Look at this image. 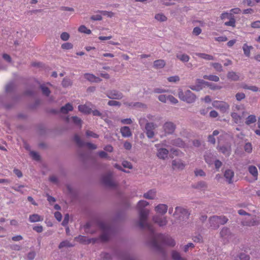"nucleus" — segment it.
Listing matches in <instances>:
<instances>
[{"mask_svg": "<svg viewBox=\"0 0 260 260\" xmlns=\"http://www.w3.org/2000/svg\"><path fill=\"white\" fill-rule=\"evenodd\" d=\"M148 205V202L141 200L137 205V208L139 210V225L142 228H148L150 229L149 225L147 223V218L149 214V210L144 209L143 208Z\"/></svg>", "mask_w": 260, "mask_h": 260, "instance_id": "1", "label": "nucleus"}, {"mask_svg": "<svg viewBox=\"0 0 260 260\" xmlns=\"http://www.w3.org/2000/svg\"><path fill=\"white\" fill-rule=\"evenodd\" d=\"M179 98L188 104L194 103L196 100V96L189 90L185 91L180 89L178 92Z\"/></svg>", "mask_w": 260, "mask_h": 260, "instance_id": "2", "label": "nucleus"}, {"mask_svg": "<svg viewBox=\"0 0 260 260\" xmlns=\"http://www.w3.org/2000/svg\"><path fill=\"white\" fill-rule=\"evenodd\" d=\"M228 219L224 216H213L209 219L210 226L213 229H217L221 224H225Z\"/></svg>", "mask_w": 260, "mask_h": 260, "instance_id": "3", "label": "nucleus"}, {"mask_svg": "<svg viewBox=\"0 0 260 260\" xmlns=\"http://www.w3.org/2000/svg\"><path fill=\"white\" fill-rule=\"evenodd\" d=\"M238 213L241 215H246L245 220L242 222L243 225L253 226L260 223V221L252 217L248 213L244 210L241 209L238 211Z\"/></svg>", "mask_w": 260, "mask_h": 260, "instance_id": "4", "label": "nucleus"}, {"mask_svg": "<svg viewBox=\"0 0 260 260\" xmlns=\"http://www.w3.org/2000/svg\"><path fill=\"white\" fill-rule=\"evenodd\" d=\"M213 107L220 110L222 113H227L230 110V105L222 101H214L212 103Z\"/></svg>", "mask_w": 260, "mask_h": 260, "instance_id": "5", "label": "nucleus"}, {"mask_svg": "<svg viewBox=\"0 0 260 260\" xmlns=\"http://www.w3.org/2000/svg\"><path fill=\"white\" fill-rule=\"evenodd\" d=\"M165 145L164 143L156 144L155 147L157 148L156 156L157 157L162 160L167 159L169 155V150L164 148H160L161 146Z\"/></svg>", "mask_w": 260, "mask_h": 260, "instance_id": "6", "label": "nucleus"}, {"mask_svg": "<svg viewBox=\"0 0 260 260\" xmlns=\"http://www.w3.org/2000/svg\"><path fill=\"white\" fill-rule=\"evenodd\" d=\"M157 127V125L153 122H148L146 123L145 133L148 138L151 139L154 137L155 135L154 131Z\"/></svg>", "mask_w": 260, "mask_h": 260, "instance_id": "7", "label": "nucleus"}, {"mask_svg": "<svg viewBox=\"0 0 260 260\" xmlns=\"http://www.w3.org/2000/svg\"><path fill=\"white\" fill-rule=\"evenodd\" d=\"M189 213L188 211L180 207H177L175 209V213L174 214L175 216H176V217H178L180 219H186L188 217Z\"/></svg>", "mask_w": 260, "mask_h": 260, "instance_id": "8", "label": "nucleus"}, {"mask_svg": "<svg viewBox=\"0 0 260 260\" xmlns=\"http://www.w3.org/2000/svg\"><path fill=\"white\" fill-rule=\"evenodd\" d=\"M207 83L208 82L198 79L196 81V84L191 85L190 88L193 90L200 91L203 87L207 86Z\"/></svg>", "mask_w": 260, "mask_h": 260, "instance_id": "9", "label": "nucleus"}, {"mask_svg": "<svg viewBox=\"0 0 260 260\" xmlns=\"http://www.w3.org/2000/svg\"><path fill=\"white\" fill-rule=\"evenodd\" d=\"M153 221L160 226H162L167 223L166 217L160 215H155L152 217Z\"/></svg>", "mask_w": 260, "mask_h": 260, "instance_id": "10", "label": "nucleus"}, {"mask_svg": "<svg viewBox=\"0 0 260 260\" xmlns=\"http://www.w3.org/2000/svg\"><path fill=\"white\" fill-rule=\"evenodd\" d=\"M107 96L109 99L120 100L123 97V94L121 92L116 90H112L108 91L107 93Z\"/></svg>", "mask_w": 260, "mask_h": 260, "instance_id": "11", "label": "nucleus"}, {"mask_svg": "<svg viewBox=\"0 0 260 260\" xmlns=\"http://www.w3.org/2000/svg\"><path fill=\"white\" fill-rule=\"evenodd\" d=\"M93 107V105L90 104H87L85 105H81L78 106V110L80 112L86 114H88L91 112V109Z\"/></svg>", "mask_w": 260, "mask_h": 260, "instance_id": "12", "label": "nucleus"}, {"mask_svg": "<svg viewBox=\"0 0 260 260\" xmlns=\"http://www.w3.org/2000/svg\"><path fill=\"white\" fill-rule=\"evenodd\" d=\"M172 165L174 170H183L185 167V164L181 159H176L172 161Z\"/></svg>", "mask_w": 260, "mask_h": 260, "instance_id": "13", "label": "nucleus"}, {"mask_svg": "<svg viewBox=\"0 0 260 260\" xmlns=\"http://www.w3.org/2000/svg\"><path fill=\"white\" fill-rule=\"evenodd\" d=\"M160 239L162 241V244L163 245H166L169 246L173 247L175 245V241L171 237L168 236H160Z\"/></svg>", "mask_w": 260, "mask_h": 260, "instance_id": "14", "label": "nucleus"}, {"mask_svg": "<svg viewBox=\"0 0 260 260\" xmlns=\"http://www.w3.org/2000/svg\"><path fill=\"white\" fill-rule=\"evenodd\" d=\"M164 130L167 134H172L175 129V126L173 122H166L163 126Z\"/></svg>", "mask_w": 260, "mask_h": 260, "instance_id": "15", "label": "nucleus"}, {"mask_svg": "<svg viewBox=\"0 0 260 260\" xmlns=\"http://www.w3.org/2000/svg\"><path fill=\"white\" fill-rule=\"evenodd\" d=\"M168 210V206L166 204H160L155 207V211L156 213L164 215Z\"/></svg>", "mask_w": 260, "mask_h": 260, "instance_id": "16", "label": "nucleus"}, {"mask_svg": "<svg viewBox=\"0 0 260 260\" xmlns=\"http://www.w3.org/2000/svg\"><path fill=\"white\" fill-rule=\"evenodd\" d=\"M224 176L229 183H232L234 176V172L232 170H226L224 172Z\"/></svg>", "mask_w": 260, "mask_h": 260, "instance_id": "17", "label": "nucleus"}, {"mask_svg": "<svg viewBox=\"0 0 260 260\" xmlns=\"http://www.w3.org/2000/svg\"><path fill=\"white\" fill-rule=\"evenodd\" d=\"M110 229L109 227L106 226L103 229V233L101 236V239L103 241L108 240L110 238Z\"/></svg>", "mask_w": 260, "mask_h": 260, "instance_id": "18", "label": "nucleus"}, {"mask_svg": "<svg viewBox=\"0 0 260 260\" xmlns=\"http://www.w3.org/2000/svg\"><path fill=\"white\" fill-rule=\"evenodd\" d=\"M43 219V216H40L38 214H33L29 216V221L31 223L42 221Z\"/></svg>", "mask_w": 260, "mask_h": 260, "instance_id": "19", "label": "nucleus"}, {"mask_svg": "<svg viewBox=\"0 0 260 260\" xmlns=\"http://www.w3.org/2000/svg\"><path fill=\"white\" fill-rule=\"evenodd\" d=\"M124 105L126 107H128L130 108H145L146 105L139 102L136 103H128V102H124Z\"/></svg>", "mask_w": 260, "mask_h": 260, "instance_id": "20", "label": "nucleus"}, {"mask_svg": "<svg viewBox=\"0 0 260 260\" xmlns=\"http://www.w3.org/2000/svg\"><path fill=\"white\" fill-rule=\"evenodd\" d=\"M249 173L252 176L254 180H256L258 177V171L256 167L249 166L248 168Z\"/></svg>", "mask_w": 260, "mask_h": 260, "instance_id": "21", "label": "nucleus"}, {"mask_svg": "<svg viewBox=\"0 0 260 260\" xmlns=\"http://www.w3.org/2000/svg\"><path fill=\"white\" fill-rule=\"evenodd\" d=\"M84 77L86 80L90 82H99L101 81V79L99 77H97L91 74H85Z\"/></svg>", "mask_w": 260, "mask_h": 260, "instance_id": "22", "label": "nucleus"}, {"mask_svg": "<svg viewBox=\"0 0 260 260\" xmlns=\"http://www.w3.org/2000/svg\"><path fill=\"white\" fill-rule=\"evenodd\" d=\"M194 55L206 60H213L214 59L212 55L204 53H196Z\"/></svg>", "mask_w": 260, "mask_h": 260, "instance_id": "23", "label": "nucleus"}, {"mask_svg": "<svg viewBox=\"0 0 260 260\" xmlns=\"http://www.w3.org/2000/svg\"><path fill=\"white\" fill-rule=\"evenodd\" d=\"M219 151L226 156H229L231 152V147L229 145L226 146H218Z\"/></svg>", "mask_w": 260, "mask_h": 260, "instance_id": "24", "label": "nucleus"}, {"mask_svg": "<svg viewBox=\"0 0 260 260\" xmlns=\"http://www.w3.org/2000/svg\"><path fill=\"white\" fill-rule=\"evenodd\" d=\"M120 132L124 137H129L132 136L131 130L127 126L122 127L120 129Z\"/></svg>", "mask_w": 260, "mask_h": 260, "instance_id": "25", "label": "nucleus"}, {"mask_svg": "<svg viewBox=\"0 0 260 260\" xmlns=\"http://www.w3.org/2000/svg\"><path fill=\"white\" fill-rule=\"evenodd\" d=\"M253 48L252 46H249L247 44L245 43L243 45L242 49L244 52V55L246 57H249L250 55V51Z\"/></svg>", "mask_w": 260, "mask_h": 260, "instance_id": "26", "label": "nucleus"}, {"mask_svg": "<svg viewBox=\"0 0 260 260\" xmlns=\"http://www.w3.org/2000/svg\"><path fill=\"white\" fill-rule=\"evenodd\" d=\"M156 196V191L154 190H150L148 192L145 193L143 197L149 200L154 199Z\"/></svg>", "mask_w": 260, "mask_h": 260, "instance_id": "27", "label": "nucleus"}, {"mask_svg": "<svg viewBox=\"0 0 260 260\" xmlns=\"http://www.w3.org/2000/svg\"><path fill=\"white\" fill-rule=\"evenodd\" d=\"M177 58L182 62H186L189 60V56L185 53H178L176 55Z\"/></svg>", "mask_w": 260, "mask_h": 260, "instance_id": "28", "label": "nucleus"}, {"mask_svg": "<svg viewBox=\"0 0 260 260\" xmlns=\"http://www.w3.org/2000/svg\"><path fill=\"white\" fill-rule=\"evenodd\" d=\"M103 182L106 185L109 186H112L114 185V183L112 180L111 175H108L107 176L104 177L103 178Z\"/></svg>", "mask_w": 260, "mask_h": 260, "instance_id": "29", "label": "nucleus"}, {"mask_svg": "<svg viewBox=\"0 0 260 260\" xmlns=\"http://www.w3.org/2000/svg\"><path fill=\"white\" fill-rule=\"evenodd\" d=\"M166 62L164 60L158 59L155 60L153 63L154 67L156 69H161L165 67Z\"/></svg>", "mask_w": 260, "mask_h": 260, "instance_id": "30", "label": "nucleus"}, {"mask_svg": "<svg viewBox=\"0 0 260 260\" xmlns=\"http://www.w3.org/2000/svg\"><path fill=\"white\" fill-rule=\"evenodd\" d=\"M73 109L72 105L70 104H67L64 106L61 107L60 111L62 113H67L69 111H72Z\"/></svg>", "mask_w": 260, "mask_h": 260, "instance_id": "31", "label": "nucleus"}, {"mask_svg": "<svg viewBox=\"0 0 260 260\" xmlns=\"http://www.w3.org/2000/svg\"><path fill=\"white\" fill-rule=\"evenodd\" d=\"M228 78L233 81H237L239 79V75L234 72H230L227 75Z\"/></svg>", "mask_w": 260, "mask_h": 260, "instance_id": "32", "label": "nucleus"}, {"mask_svg": "<svg viewBox=\"0 0 260 260\" xmlns=\"http://www.w3.org/2000/svg\"><path fill=\"white\" fill-rule=\"evenodd\" d=\"M78 31L81 33L89 35L91 31L84 25L80 26L78 28Z\"/></svg>", "mask_w": 260, "mask_h": 260, "instance_id": "33", "label": "nucleus"}, {"mask_svg": "<svg viewBox=\"0 0 260 260\" xmlns=\"http://www.w3.org/2000/svg\"><path fill=\"white\" fill-rule=\"evenodd\" d=\"M231 116L235 123H239L241 122L242 117L237 113L235 112H232L231 113Z\"/></svg>", "mask_w": 260, "mask_h": 260, "instance_id": "34", "label": "nucleus"}, {"mask_svg": "<svg viewBox=\"0 0 260 260\" xmlns=\"http://www.w3.org/2000/svg\"><path fill=\"white\" fill-rule=\"evenodd\" d=\"M203 78L214 82H218L219 80V78L217 76L213 75H204Z\"/></svg>", "mask_w": 260, "mask_h": 260, "instance_id": "35", "label": "nucleus"}, {"mask_svg": "<svg viewBox=\"0 0 260 260\" xmlns=\"http://www.w3.org/2000/svg\"><path fill=\"white\" fill-rule=\"evenodd\" d=\"M206 162L209 165H211L213 162V155L211 153H207L205 155Z\"/></svg>", "mask_w": 260, "mask_h": 260, "instance_id": "36", "label": "nucleus"}, {"mask_svg": "<svg viewBox=\"0 0 260 260\" xmlns=\"http://www.w3.org/2000/svg\"><path fill=\"white\" fill-rule=\"evenodd\" d=\"M256 121V116L254 115H250L246 118L245 123L247 125L254 123Z\"/></svg>", "mask_w": 260, "mask_h": 260, "instance_id": "37", "label": "nucleus"}, {"mask_svg": "<svg viewBox=\"0 0 260 260\" xmlns=\"http://www.w3.org/2000/svg\"><path fill=\"white\" fill-rule=\"evenodd\" d=\"M220 235L223 238L226 239L230 235V232L228 228H223L220 232Z\"/></svg>", "mask_w": 260, "mask_h": 260, "instance_id": "38", "label": "nucleus"}, {"mask_svg": "<svg viewBox=\"0 0 260 260\" xmlns=\"http://www.w3.org/2000/svg\"><path fill=\"white\" fill-rule=\"evenodd\" d=\"M155 19L160 22L166 21L167 19V17L162 13H158L155 15Z\"/></svg>", "mask_w": 260, "mask_h": 260, "instance_id": "39", "label": "nucleus"}, {"mask_svg": "<svg viewBox=\"0 0 260 260\" xmlns=\"http://www.w3.org/2000/svg\"><path fill=\"white\" fill-rule=\"evenodd\" d=\"M172 257L174 260H186L180 256L179 252L175 251L172 252Z\"/></svg>", "mask_w": 260, "mask_h": 260, "instance_id": "40", "label": "nucleus"}, {"mask_svg": "<svg viewBox=\"0 0 260 260\" xmlns=\"http://www.w3.org/2000/svg\"><path fill=\"white\" fill-rule=\"evenodd\" d=\"M229 19V21L224 22V25L226 26H230L234 27L235 26L236 21L234 17H231Z\"/></svg>", "mask_w": 260, "mask_h": 260, "instance_id": "41", "label": "nucleus"}, {"mask_svg": "<svg viewBox=\"0 0 260 260\" xmlns=\"http://www.w3.org/2000/svg\"><path fill=\"white\" fill-rule=\"evenodd\" d=\"M219 134V132L217 130H215L213 132L212 135H210L208 137V141L210 143L212 144H214L215 143V139L214 138L215 136H217Z\"/></svg>", "mask_w": 260, "mask_h": 260, "instance_id": "42", "label": "nucleus"}, {"mask_svg": "<svg viewBox=\"0 0 260 260\" xmlns=\"http://www.w3.org/2000/svg\"><path fill=\"white\" fill-rule=\"evenodd\" d=\"M211 66L217 72H220L223 70L222 65L220 63L217 62L212 63H211Z\"/></svg>", "mask_w": 260, "mask_h": 260, "instance_id": "43", "label": "nucleus"}, {"mask_svg": "<svg viewBox=\"0 0 260 260\" xmlns=\"http://www.w3.org/2000/svg\"><path fill=\"white\" fill-rule=\"evenodd\" d=\"M61 48L63 50H70L73 48V45L70 42H67L62 44Z\"/></svg>", "mask_w": 260, "mask_h": 260, "instance_id": "44", "label": "nucleus"}, {"mask_svg": "<svg viewBox=\"0 0 260 260\" xmlns=\"http://www.w3.org/2000/svg\"><path fill=\"white\" fill-rule=\"evenodd\" d=\"M24 186H25L23 185H15V186L12 187V188L16 191L19 192L21 193H24L25 190H23L22 189L24 188Z\"/></svg>", "mask_w": 260, "mask_h": 260, "instance_id": "45", "label": "nucleus"}, {"mask_svg": "<svg viewBox=\"0 0 260 260\" xmlns=\"http://www.w3.org/2000/svg\"><path fill=\"white\" fill-rule=\"evenodd\" d=\"M102 15L111 18L114 16V13L111 11H101L99 12Z\"/></svg>", "mask_w": 260, "mask_h": 260, "instance_id": "46", "label": "nucleus"}, {"mask_svg": "<svg viewBox=\"0 0 260 260\" xmlns=\"http://www.w3.org/2000/svg\"><path fill=\"white\" fill-rule=\"evenodd\" d=\"M207 86L209 87L212 90H218L221 88V86L208 82L207 83Z\"/></svg>", "mask_w": 260, "mask_h": 260, "instance_id": "47", "label": "nucleus"}, {"mask_svg": "<svg viewBox=\"0 0 260 260\" xmlns=\"http://www.w3.org/2000/svg\"><path fill=\"white\" fill-rule=\"evenodd\" d=\"M70 37V34L67 32H63L60 35V39L63 41H68Z\"/></svg>", "mask_w": 260, "mask_h": 260, "instance_id": "48", "label": "nucleus"}, {"mask_svg": "<svg viewBox=\"0 0 260 260\" xmlns=\"http://www.w3.org/2000/svg\"><path fill=\"white\" fill-rule=\"evenodd\" d=\"M173 144L178 147L184 146V143L180 139H177L174 140Z\"/></svg>", "mask_w": 260, "mask_h": 260, "instance_id": "49", "label": "nucleus"}, {"mask_svg": "<svg viewBox=\"0 0 260 260\" xmlns=\"http://www.w3.org/2000/svg\"><path fill=\"white\" fill-rule=\"evenodd\" d=\"M71 119H72L73 122L75 124H76L77 125H80V126L81 125L82 121L80 118H78L77 116H73L71 118Z\"/></svg>", "mask_w": 260, "mask_h": 260, "instance_id": "50", "label": "nucleus"}, {"mask_svg": "<svg viewBox=\"0 0 260 260\" xmlns=\"http://www.w3.org/2000/svg\"><path fill=\"white\" fill-rule=\"evenodd\" d=\"M74 140L77 144L80 146H82L85 144L84 142L81 140L80 137L78 135L75 136Z\"/></svg>", "mask_w": 260, "mask_h": 260, "instance_id": "51", "label": "nucleus"}, {"mask_svg": "<svg viewBox=\"0 0 260 260\" xmlns=\"http://www.w3.org/2000/svg\"><path fill=\"white\" fill-rule=\"evenodd\" d=\"M236 260H249V257L245 253H241L236 258Z\"/></svg>", "mask_w": 260, "mask_h": 260, "instance_id": "52", "label": "nucleus"}, {"mask_svg": "<svg viewBox=\"0 0 260 260\" xmlns=\"http://www.w3.org/2000/svg\"><path fill=\"white\" fill-rule=\"evenodd\" d=\"M73 245L71 244L69 241H64L61 242L59 245V248H61L64 247H71Z\"/></svg>", "mask_w": 260, "mask_h": 260, "instance_id": "53", "label": "nucleus"}, {"mask_svg": "<svg viewBox=\"0 0 260 260\" xmlns=\"http://www.w3.org/2000/svg\"><path fill=\"white\" fill-rule=\"evenodd\" d=\"M244 150L248 153H251L252 152V148L251 143H247L244 146Z\"/></svg>", "mask_w": 260, "mask_h": 260, "instance_id": "54", "label": "nucleus"}, {"mask_svg": "<svg viewBox=\"0 0 260 260\" xmlns=\"http://www.w3.org/2000/svg\"><path fill=\"white\" fill-rule=\"evenodd\" d=\"M62 84L63 86L67 87L72 85V82L70 79H64L62 81Z\"/></svg>", "mask_w": 260, "mask_h": 260, "instance_id": "55", "label": "nucleus"}, {"mask_svg": "<svg viewBox=\"0 0 260 260\" xmlns=\"http://www.w3.org/2000/svg\"><path fill=\"white\" fill-rule=\"evenodd\" d=\"M236 98L237 101H240L242 100L245 99V95L244 93L239 92L236 94Z\"/></svg>", "mask_w": 260, "mask_h": 260, "instance_id": "56", "label": "nucleus"}, {"mask_svg": "<svg viewBox=\"0 0 260 260\" xmlns=\"http://www.w3.org/2000/svg\"><path fill=\"white\" fill-rule=\"evenodd\" d=\"M158 100L163 103H166L168 101V96L165 94H161L158 96Z\"/></svg>", "mask_w": 260, "mask_h": 260, "instance_id": "57", "label": "nucleus"}, {"mask_svg": "<svg viewBox=\"0 0 260 260\" xmlns=\"http://www.w3.org/2000/svg\"><path fill=\"white\" fill-rule=\"evenodd\" d=\"M179 80L180 78L178 76H172L168 78V80L170 82H176L179 81Z\"/></svg>", "mask_w": 260, "mask_h": 260, "instance_id": "58", "label": "nucleus"}, {"mask_svg": "<svg viewBox=\"0 0 260 260\" xmlns=\"http://www.w3.org/2000/svg\"><path fill=\"white\" fill-rule=\"evenodd\" d=\"M108 104L110 106H120L121 104L120 102L116 101H109L108 103Z\"/></svg>", "mask_w": 260, "mask_h": 260, "instance_id": "59", "label": "nucleus"}, {"mask_svg": "<svg viewBox=\"0 0 260 260\" xmlns=\"http://www.w3.org/2000/svg\"><path fill=\"white\" fill-rule=\"evenodd\" d=\"M102 15L101 13L98 14L96 15H92L90 18L93 20H101L102 19Z\"/></svg>", "mask_w": 260, "mask_h": 260, "instance_id": "60", "label": "nucleus"}, {"mask_svg": "<svg viewBox=\"0 0 260 260\" xmlns=\"http://www.w3.org/2000/svg\"><path fill=\"white\" fill-rule=\"evenodd\" d=\"M41 89L42 90L43 94H44L46 95H49V94L50 93V91L48 89V87H46L44 85H41Z\"/></svg>", "mask_w": 260, "mask_h": 260, "instance_id": "61", "label": "nucleus"}, {"mask_svg": "<svg viewBox=\"0 0 260 260\" xmlns=\"http://www.w3.org/2000/svg\"><path fill=\"white\" fill-rule=\"evenodd\" d=\"M170 102L171 103L175 104L178 103V100L172 95H168V101Z\"/></svg>", "mask_w": 260, "mask_h": 260, "instance_id": "62", "label": "nucleus"}, {"mask_svg": "<svg viewBox=\"0 0 260 260\" xmlns=\"http://www.w3.org/2000/svg\"><path fill=\"white\" fill-rule=\"evenodd\" d=\"M251 26L254 28H260V21L257 20L251 23Z\"/></svg>", "mask_w": 260, "mask_h": 260, "instance_id": "63", "label": "nucleus"}, {"mask_svg": "<svg viewBox=\"0 0 260 260\" xmlns=\"http://www.w3.org/2000/svg\"><path fill=\"white\" fill-rule=\"evenodd\" d=\"M231 17H233L231 13H223L221 15V18L222 19H225L226 18L230 19Z\"/></svg>", "mask_w": 260, "mask_h": 260, "instance_id": "64", "label": "nucleus"}]
</instances>
